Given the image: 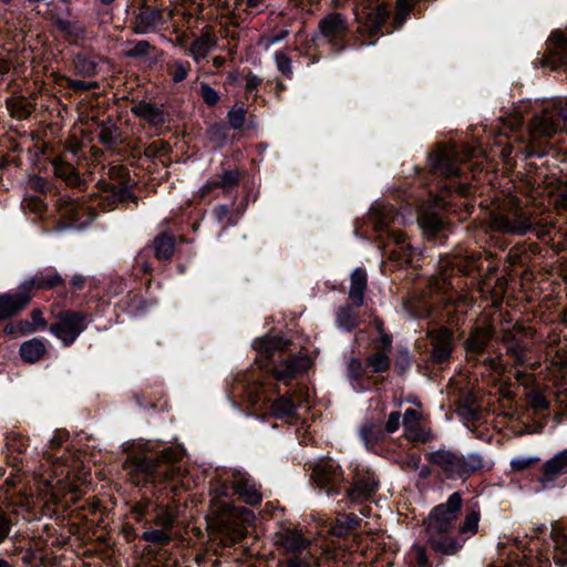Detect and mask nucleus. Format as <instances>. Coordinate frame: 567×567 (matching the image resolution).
Returning a JSON list of instances; mask_svg holds the SVG:
<instances>
[{
	"mask_svg": "<svg viewBox=\"0 0 567 567\" xmlns=\"http://www.w3.org/2000/svg\"><path fill=\"white\" fill-rule=\"evenodd\" d=\"M182 457L183 451L176 447H167L159 453L136 452L127 456L124 470L135 485L163 482L177 475L176 462Z\"/></svg>",
	"mask_w": 567,
	"mask_h": 567,
	"instance_id": "obj_1",
	"label": "nucleus"
},
{
	"mask_svg": "<svg viewBox=\"0 0 567 567\" xmlns=\"http://www.w3.org/2000/svg\"><path fill=\"white\" fill-rule=\"evenodd\" d=\"M461 507L462 496L458 492H455L450 495L445 503L434 507L425 520L426 536L435 551L454 555L462 547L451 537Z\"/></svg>",
	"mask_w": 567,
	"mask_h": 567,
	"instance_id": "obj_2",
	"label": "nucleus"
},
{
	"mask_svg": "<svg viewBox=\"0 0 567 567\" xmlns=\"http://www.w3.org/2000/svg\"><path fill=\"white\" fill-rule=\"evenodd\" d=\"M426 460L447 480H467L484 466L481 455L463 454L457 451L439 449L426 455Z\"/></svg>",
	"mask_w": 567,
	"mask_h": 567,
	"instance_id": "obj_3",
	"label": "nucleus"
},
{
	"mask_svg": "<svg viewBox=\"0 0 567 567\" xmlns=\"http://www.w3.org/2000/svg\"><path fill=\"white\" fill-rule=\"evenodd\" d=\"M390 17L388 4L374 0H364L354 8L357 22L355 44L359 48L374 45L382 27Z\"/></svg>",
	"mask_w": 567,
	"mask_h": 567,
	"instance_id": "obj_4",
	"label": "nucleus"
},
{
	"mask_svg": "<svg viewBox=\"0 0 567 567\" xmlns=\"http://www.w3.org/2000/svg\"><path fill=\"white\" fill-rule=\"evenodd\" d=\"M251 512L236 509L228 505L212 522L216 529V539L223 547H229L241 540L246 535V523L249 522Z\"/></svg>",
	"mask_w": 567,
	"mask_h": 567,
	"instance_id": "obj_5",
	"label": "nucleus"
},
{
	"mask_svg": "<svg viewBox=\"0 0 567 567\" xmlns=\"http://www.w3.org/2000/svg\"><path fill=\"white\" fill-rule=\"evenodd\" d=\"M529 141L525 150V156H542L540 138H549L561 130V124L556 116L554 109H546L540 114H536L529 126Z\"/></svg>",
	"mask_w": 567,
	"mask_h": 567,
	"instance_id": "obj_6",
	"label": "nucleus"
},
{
	"mask_svg": "<svg viewBox=\"0 0 567 567\" xmlns=\"http://www.w3.org/2000/svg\"><path fill=\"white\" fill-rule=\"evenodd\" d=\"M348 33V19L340 12H329L318 23V39L328 44L333 53L346 50Z\"/></svg>",
	"mask_w": 567,
	"mask_h": 567,
	"instance_id": "obj_7",
	"label": "nucleus"
},
{
	"mask_svg": "<svg viewBox=\"0 0 567 567\" xmlns=\"http://www.w3.org/2000/svg\"><path fill=\"white\" fill-rule=\"evenodd\" d=\"M492 226L504 234L523 236L532 228V221L522 207L511 200L506 210L493 217Z\"/></svg>",
	"mask_w": 567,
	"mask_h": 567,
	"instance_id": "obj_8",
	"label": "nucleus"
},
{
	"mask_svg": "<svg viewBox=\"0 0 567 567\" xmlns=\"http://www.w3.org/2000/svg\"><path fill=\"white\" fill-rule=\"evenodd\" d=\"M312 480L327 495L338 494L344 478L339 464L332 458L319 460L312 468Z\"/></svg>",
	"mask_w": 567,
	"mask_h": 567,
	"instance_id": "obj_9",
	"label": "nucleus"
},
{
	"mask_svg": "<svg viewBox=\"0 0 567 567\" xmlns=\"http://www.w3.org/2000/svg\"><path fill=\"white\" fill-rule=\"evenodd\" d=\"M85 316L78 311L66 310L56 317V322L50 327V331L64 346L72 344L85 330Z\"/></svg>",
	"mask_w": 567,
	"mask_h": 567,
	"instance_id": "obj_10",
	"label": "nucleus"
},
{
	"mask_svg": "<svg viewBox=\"0 0 567 567\" xmlns=\"http://www.w3.org/2000/svg\"><path fill=\"white\" fill-rule=\"evenodd\" d=\"M472 155L470 150L461 154L453 145L443 146L432 154L431 166L435 173L443 176H455L458 174V163L472 157Z\"/></svg>",
	"mask_w": 567,
	"mask_h": 567,
	"instance_id": "obj_11",
	"label": "nucleus"
},
{
	"mask_svg": "<svg viewBox=\"0 0 567 567\" xmlns=\"http://www.w3.org/2000/svg\"><path fill=\"white\" fill-rule=\"evenodd\" d=\"M430 339V358L433 363H443L450 360L455 343L453 332L445 327L427 332Z\"/></svg>",
	"mask_w": 567,
	"mask_h": 567,
	"instance_id": "obj_12",
	"label": "nucleus"
},
{
	"mask_svg": "<svg viewBox=\"0 0 567 567\" xmlns=\"http://www.w3.org/2000/svg\"><path fill=\"white\" fill-rule=\"evenodd\" d=\"M30 301L31 296L24 291L21 285L16 292L0 295V321L17 316L27 308Z\"/></svg>",
	"mask_w": 567,
	"mask_h": 567,
	"instance_id": "obj_13",
	"label": "nucleus"
},
{
	"mask_svg": "<svg viewBox=\"0 0 567 567\" xmlns=\"http://www.w3.org/2000/svg\"><path fill=\"white\" fill-rule=\"evenodd\" d=\"M310 367L307 355H291L272 369L274 377L284 383H288L298 374L306 372Z\"/></svg>",
	"mask_w": 567,
	"mask_h": 567,
	"instance_id": "obj_14",
	"label": "nucleus"
},
{
	"mask_svg": "<svg viewBox=\"0 0 567 567\" xmlns=\"http://www.w3.org/2000/svg\"><path fill=\"white\" fill-rule=\"evenodd\" d=\"M163 23V13L161 10H153L143 6L134 14L131 30L135 34H147L154 32Z\"/></svg>",
	"mask_w": 567,
	"mask_h": 567,
	"instance_id": "obj_15",
	"label": "nucleus"
},
{
	"mask_svg": "<svg viewBox=\"0 0 567 567\" xmlns=\"http://www.w3.org/2000/svg\"><path fill=\"white\" fill-rule=\"evenodd\" d=\"M235 493L247 504L256 505L261 502V494L254 480L246 473L236 472L231 477Z\"/></svg>",
	"mask_w": 567,
	"mask_h": 567,
	"instance_id": "obj_16",
	"label": "nucleus"
},
{
	"mask_svg": "<svg viewBox=\"0 0 567 567\" xmlns=\"http://www.w3.org/2000/svg\"><path fill=\"white\" fill-rule=\"evenodd\" d=\"M275 542L285 553L292 556L306 550L310 544L298 530L290 528L278 532Z\"/></svg>",
	"mask_w": 567,
	"mask_h": 567,
	"instance_id": "obj_17",
	"label": "nucleus"
},
{
	"mask_svg": "<svg viewBox=\"0 0 567 567\" xmlns=\"http://www.w3.org/2000/svg\"><path fill=\"white\" fill-rule=\"evenodd\" d=\"M379 481L373 474H358L347 494L352 502L368 499L378 488Z\"/></svg>",
	"mask_w": 567,
	"mask_h": 567,
	"instance_id": "obj_18",
	"label": "nucleus"
},
{
	"mask_svg": "<svg viewBox=\"0 0 567 567\" xmlns=\"http://www.w3.org/2000/svg\"><path fill=\"white\" fill-rule=\"evenodd\" d=\"M493 337V329L491 327H476L474 328L464 342L467 360L475 359L477 354L482 353Z\"/></svg>",
	"mask_w": 567,
	"mask_h": 567,
	"instance_id": "obj_19",
	"label": "nucleus"
},
{
	"mask_svg": "<svg viewBox=\"0 0 567 567\" xmlns=\"http://www.w3.org/2000/svg\"><path fill=\"white\" fill-rule=\"evenodd\" d=\"M63 284V279L59 275V272L54 269H48L44 271H40L33 277L24 280L21 286L25 292H29V296L32 297V291L34 289H51Z\"/></svg>",
	"mask_w": 567,
	"mask_h": 567,
	"instance_id": "obj_20",
	"label": "nucleus"
},
{
	"mask_svg": "<svg viewBox=\"0 0 567 567\" xmlns=\"http://www.w3.org/2000/svg\"><path fill=\"white\" fill-rule=\"evenodd\" d=\"M421 413L414 409H406L403 414V427L405 437L409 441L425 442L431 437L429 431L423 429L420 424Z\"/></svg>",
	"mask_w": 567,
	"mask_h": 567,
	"instance_id": "obj_21",
	"label": "nucleus"
},
{
	"mask_svg": "<svg viewBox=\"0 0 567 567\" xmlns=\"http://www.w3.org/2000/svg\"><path fill=\"white\" fill-rule=\"evenodd\" d=\"M567 473V449L549 458L543 466V476L540 483L547 487L549 483L556 481L558 476Z\"/></svg>",
	"mask_w": 567,
	"mask_h": 567,
	"instance_id": "obj_22",
	"label": "nucleus"
},
{
	"mask_svg": "<svg viewBox=\"0 0 567 567\" xmlns=\"http://www.w3.org/2000/svg\"><path fill=\"white\" fill-rule=\"evenodd\" d=\"M367 286V271L362 268L354 269L350 276L348 297L355 308H360L363 305Z\"/></svg>",
	"mask_w": 567,
	"mask_h": 567,
	"instance_id": "obj_23",
	"label": "nucleus"
},
{
	"mask_svg": "<svg viewBox=\"0 0 567 567\" xmlns=\"http://www.w3.org/2000/svg\"><path fill=\"white\" fill-rule=\"evenodd\" d=\"M58 207L63 218L68 219L72 225L82 227L86 220L82 217L86 216L87 208L74 199H59Z\"/></svg>",
	"mask_w": 567,
	"mask_h": 567,
	"instance_id": "obj_24",
	"label": "nucleus"
},
{
	"mask_svg": "<svg viewBox=\"0 0 567 567\" xmlns=\"http://www.w3.org/2000/svg\"><path fill=\"white\" fill-rule=\"evenodd\" d=\"M217 45V39L210 29H206L202 32L200 37L192 42L188 52L192 58L199 62L205 59L209 51Z\"/></svg>",
	"mask_w": 567,
	"mask_h": 567,
	"instance_id": "obj_25",
	"label": "nucleus"
},
{
	"mask_svg": "<svg viewBox=\"0 0 567 567\" xmlns=\"http://www.w3.org/2000/svg\"><path fill=\"white\" fill-rule=\"evenodd\" d=\"M131 111L135 116L144 120L152 126H159L165 122L164 112L159 107L147 102L136 103Z\"/></svg>",
	"mask_w": 567,
	"mask_h": 567,
	"instance_id": "obj_26",
	"label": "nucleus"
},
{
	"mask_svg": "<svg viewBox=\"0 0 567 567\" xmlns=\"http://www.w3.org/2000/svg\"><path fill=\"white\" fill-rule=\"evenodd\" d=\"M547 45L549 56L554 63L567 64V39L561 32H553Z\"/></svg>",
	"mask_w": 567,
	"mask_h": 567,
	"instance_id": "obj_27",
	"label": "nucleus"
},
{
	"mask_svg": "<svg viewBox=\"0 0 567 567\" xmlns=\"http://www.w3.org/2000/svg\"><path fill=\"white\" fill-rule=\"evenodd\" d=\"M502 342L506 348V353L514 359L516 365H522L526 362V347L512 331H504Z\"/></svg>",
	"mask_w": 567,
	"mask_h": 567,
	"instance_id": "obj_28",
	"label": "nucleus"
},
{
	"mask_svg": "<svg viewBox=\"0 0 567 567\" xmlns=\"http://www.w3.org/2000/svg\"><path fill=\"white\" fill-rule=\"evenodd\" d=\"M19 353L23 361L34 363L44 357L47 353V347L42 339L33 338L20 346Z\"/></svg>",
	"mask_w": 567,
	"mask_h": 567,
	"instance_id": "obj_29",
	"label": "nucleus"
},
{
	"mask_svg": "<svg viewBox=\"0 0 567 567\" xmlns=\"http://www.w3.org/2000/svg\"><path fill=\"white\" fill-rule=\"evenodd\" d=\"M550 538L554 543L553 559L556 565L567 567V536L558 527H553Z\"/></svg>",
	"mask_w": 567,
	"mask_h": 567,
	"instance_id": "obj_30",
	"label": "nucleus"
},
{
	"mask_svg": "<svg viewBox=\"0 0 567 567\" xmlns=\"http://www.w3.org/2000/svg\"><path fill=\"white\" fill-rule=\"evenodd\" d=\"M175 237L166 233H162L153 240L154 255L158 260H168L175 252Z\"/></svg>",
	"mask_w": 567,
	"mask_h": 567,
	"instance_id": "obj_31",
	"label": "nucleus"
},
{
	"mask_svg": "<svg viewBox=\"0 0 567 567\" xmlns=\"http://www.w3.org/2000/svg\"><path fill=\"white\" fill-rule=\"evenodd\" d=\"M360 518L354 514H342L331 526L330 533L338 537H344L360 527Z\"/></svg>",
	"mask_w": 567,
	"mask_h": 567,
	"instance_id": "obj_32",
	"label": "nucleus"
},
{
	"mask_svg": "<svg viewBox=\"0 0 567 567\" xmlns=\"http://www.w3.org/2000/svg\"><path fill=\"white\" fill-rule=\"evenodd\" d=\"M155 50L156 48L147 40H127L123 55L128 59H144Z\"/></svg>",
	"mask_w": 567,
	"mask_h": 567,
	"instance_id": "obj_33",
	"label": "nucleus"
},
{
	"mask_svg": "<svg viewBox=\"0 0 567 567\" xmlns=\"http://www.w3.org/2000/svg\"><path fill=\"white\" fill-rule=\"evenodd\" d=\"M53 169L55 176L62 178L68 185L73 187L81 185V178L71 164L62 159H54Z\"/></svg>",
	"mask_w": 567,
	"mask_h": 567,
	"instance_id": "obj_34",
	"label": "nucleus"
},
{
	"mask_svg": "<svg viewBox=\"0 0 567 567\" xmlns=\"http://www.w3.org/2000/svg\"><path fill=\"white\" fill-rule=\"evenodd\" d=\"M336 320L338 327L351 331L359 324V313L351 306L346 305L338 309Z\"/></svg>",
	"mask_w": 567,
	"mask_h": 567,
	"instance_id": "obj_35",
	"label": "nucleus"
},
{
	"mask_svg": "<svg viewBox=\"0 0 567 567\" xmlns=\"http://www.w3.org/2000/svg\"><path fill=\"white\" fill-rule=\"evenodd\" d=\"M106 195L101 203L104 210H112L116 202H124L131 196V193L125 187L107 186Z\"/></svg>",
	"mask_w": 567,
	"mask_h": 567,
	"instance_id": "obj_36",
	"label": "nucleus"
},
{
	"mask_svg": "<svg viewBox=\"0 0 567 567\" xmlns=\"http://www.w3.org/2000/svg\"><path fill=\"white\" fill-rule=\"evenodd\" d=\"M364 370L361 361L357 358L350 359L347 365V375L348 378L353 381L352 388L357 392L364 391V386L361 383V379L363 377Z\"/></svg>",
	"mask_w": 567,
	"mask_h": 567,
	"instance_id": "obj_37",
	"label": "nucleus"
},
{
	"mask_svg": "<svg viewBox=\"0 0 567 567\" xmlns=\"http://www.w3.org/2000/svg\"><path fill=\"white\" fill-rule=\"evenodd\" d=\"M367 365L374 373H383L390 369L391 359L385 351H378L370 354L365 360Z\"/></svg>",
	"mask_w": 567,
	"mask_h": 567,
	"instance_id": "obj_38",
	"label": "nucleus"
},
{
	"mask_svg": "<svg viewBox=\"0 0 567 567\" xmlns=\"http://www.w3.org/2000/svg\"><path fill=\"white\" fill-rule=\"evenodd\" d=\"M481 518L480 509L475 506L471 508L458 528V533L462 535L473 536L478 529V522Z\"/></svg>",
	"mask_w": 567,
	"mask_h": 567,
	"instance_id": "obj_39",
	"label": "nucleus"
},
{
	"mask_svg": "<svg viewBox=\"0 0 567 567\" xmlns=\"http://www.w3.org/2000/svg\"><path fill=\"white\" fill-rule=\"evenodd\" d=\"M282 350V342L276 338H267L259 342L258 357L259 359L272 360L277 352Z\"/></svg>",
	"mask_w": 567,
	"mask_h": 567,
	"instance_id": "obj_40",
	"label": "nucleus"
},
{
	"mask_svg": "<svg viewBox=\"0 0 567 567\" xmlns=\"http://www.w3.org/2000/svg\"><path fill=\"white\" fill-rule=\"evenodd\" d=\"M420 227L429 235H433L442 227V220L435 213L424 212L419 217Z\"/></svg>",
	"mask_w": 567,
	"mask_h": 567,
	"instance_id": "obj_41",
	"label": "nucleus"
},
{
	"mask_svg": "<svg viewBox=\"0 0 567 567\" xmlns=\"http://www.w3.org/2000/svg\"><path fill=\"white\" fill-rule=\"evenodd\" d=\"M369 218L377 230H384L389 227V221L392 219L391 209L386 207L372 208L369 213Z\"/></svg>",
	"mask_w": 567,
	"mask_h": 567,
	"instance_id": "obj_42",
	"label": "nucleus"
},
{
	"mask_svg": "<svg viewBox=\"0 0 567 567\" xmlns=\"http://www.w3.org/2000/svg\"><path fill=\"white\" fill-rule=\"evenodd\" d=\"M296 411V405L291 399L282 396L271 404V412L276 417L291 416Z\"/></svg>",
	"mask_w": 567,
	"mask_h": 567,
	"instance_id": "obj_43",
	"label": "nucleus"
},
{
	"mask_svg": "<svg viewBox=\"0 0 567 567\" xmlns=\"http://www.w3.org/2000/svg\"><path fill=\"white\" fill-rule=\"evenodd\" d=\"M99 141L105 146H113L117 141V128L113 123H102L97 133Z\"/></svg>",
	"mask_w": 567,
	"mask_h": 567,
	"instance_id": "obj_44",
	"label": "nucleus"
},
{
	"mask_svg": "<svg viewBox=\"0 0 567 567\" xmlns=\"http://www.w3.org/2000/svg\"><path fill=\"white\" fill-rule=\"evenodd\" d=\"M14 515L0 507V546L9 538L14 526Z\"/></svg>",
	"mask_w": 567,
	"mask_h": 567,
	"instance_id": "obj_45",
	"label": "nucleus"
},
{
	"mask_svg": "<svg viewBox=\"0 0 567 567\" xmlns=\"http://www.w3.org/2000/svg\"><path fill=\"white\" fill-rule=\"evenodd\" d=\"M154 514V523L157 526H161L165 530L173 527L175 517L167 507L158 506L155 508Z\"/></svg>",
	"mask_w": 567,
	"mask_h": 567,
	"instance_id": "obj_46",
	"label": "nucleus"
},
{
	"mask_svg": "<svg viewBox=\"0 0 567 567\" xmlns=\"http://www.w3.org/2000/svg\"><path fill=\"white\" fill-rule=\"evenodd\" d=\"M190 71V64L187 61H174L169 65V73L174 82L184 81Z\"/></svg>",
	"mask_w": 567,
	"mask_h": 567,
	"instance_id": "obj_47",
	"label": "nucleus"
},
{
	"mask_svg": "<svg viewBox=\"0 0 567 567\" xmlns=\"http://www.w3.org/2000/svg\"><path fill=\"white\" fill-rule=\"evenodd\" d=\"M451 286L450 275L446 270L431 277L429 287L432 291H446Z\"/></svg>",
	"mask_w": 567,
	"mask_h": 567,
	"instance_id": "obj_48",
	"label": "nucleus"
},
{
	"mask_svg": "<svg viewBox=\"0 0 567 567\" xmlns=\"http://www.w3.org/2000/svg\"><path fill=\"white\" fill-rule=\"evenodd\" d=\"M143 539L157 545H167L171 542V536L165 529H148L142 535Z\"/></svg>",
	"mask_w": 567,
	"mask_h": 567,
	"instance_id": "obj_49",
	"label": "nucleus"
},
{
	"mask_svg": "<svg viewBox=\"0 0 567 567\" xmlns=\"http://www.w3.org/2000/svg\"><path fill=\"white\" fill-rule=\"evenodd\" d=\"M227 117L229 125L235 130H239L246 122V111L244 107L234 106L231 110H229Z\"/></svg>",
	"mask_w": 567,
	"mask_h": 567,
	"instance_id": "obj_50",
	"label": "nucleus"
},
{
	"mask_svg": "<svg viewBox=\"0 0 567 567\" xmlns=\"http://www.w3.org/2000/svg\"><path fill=\"white\" fill-rule=\"evenodd\" d=\"M538 457L533 456H516L511 461V468L513 472H523L529 468L533 464L538 462Z\"/></svg>",
	"mask_w": 567,
	"mask_h": 567,
	"instance_id": "obj_51",
	"label": "nucleus"
},
{
	"mask_svg": "<svg viewBox=\"0 0 567 567\" xmlns=\"http://www.w3.org/2000/svg\"><path fill=\"white\" fill-rule=\"evenodd\" d=\"M65 81H66L68 87L72 89L74 91H78V92L91 91V90H95L99 87V82H96V81L72 80L69 78H66Z\"/></svg>",
	"mask_w": 567,
	"mask_h": 567,
	"instance_id": "obj_52",
	"label": "nucleus"
},
{
	"mask_svg": "<svg viewBox=\"0 0 567 567\" xmlns=\"http://www.w3.org/2000/svg\"><path fill=\"white\" fill-rule=\"evenodd\" d=\"M208 136L217 147H221L226 141V128L221 125H213L208 130Z\"/></svg>",
	"mask_w": 567,
	"mask_h": 567,
	"instance_id": "obj_53",
	"label": "nucleus"
},
{
	"mask_svg": "<svg viewBox=\"0 0 567 567\" xmlns=\"http://www.w3.org/2000/svg\"><path fill=\"white\" fill-rule=\"evenodd\" d=\"M277 69L285 75L290 76L292 73L291 60L284 53L278 52L275 56Z\"/></svg>",
	"mask_w": 567,
	"mask_h": 567,
	"instance_id": "obj_54",
	"label": "nucleus"
},
{
	"mask_svg": "<svg viewBox=\"0 0 567 567\" xmlns=\"http://www.w3.org/2000/svg\"><path fill=\"white\" fill-rule=\"evenodd\" d=\"M200 95L204 102L210 106L215 105L219 101V94L216 90L209 86L207 83L200 84Z\"/></svg>",
	"mask_w": 567,
	"mask_h": 567,
	"instance_id": "obj_55",
	"label": "nucleus"
},
{
	"mask_svg": "<svg viewBox=\"0 0 567 567\" xmlns=\"http://www.w3.org/2000/svg\"><path fill=\"white\" fill-rule=\"evenodd\" d=\"M75 69L80 74L86 76H93L96 74V65L86 59H78L75 61Z\"/></svg>",
	"mask_w": 567,
	"mask_h": 567,
	"instance_id": "obj_56",
	"label": "nucleus"
},
{
	"mask_svg": "<svg viewBox=\"0 0 567 567\" xmlns=\"http://www.w3.org/2000/svg\"><path fill=\"white\" fill-rule=\"evenodd\" d=\"M239 174L237 171H226L223 175L218 176L221 188H228L238 183Z\"/></svg>",
	"mask_w": 567,
	"mask_h": 567,
	"instance_id": "obj_57",
	"label": "nucleus"
},
{
	"mask_svg": "<svg viewBox=\"0 0 567 567\" xmlns=\"http://www.w3.org/2000/svg\"><path fill=\"white\" fill-rule=\"evenodd\" d=\"M413 7L412 0H398L396 2V20L401 22L404 20L405 16L409 14Z\"/></svg>",
	"mask_w": 567,
	"mask_h": 567,
	"instance_id": "obj_58",
	"label": "nucleus"
},
{
	"mask_svg": "<svg viewBox=\"0 0 567 567\" xmlns=\"http://www.w3.org/2000/svg\"><path fill=\"white\" fill-rule=\"evenodd\" d=\"M151 502L148 499H142L133 505L132 513L136 516L137 520H141L142 517L148 514Z\"/></svg>",
	"mask_w": 567,
	"mask_h": 567,
	"instance_id": "obj_59",
	"label": "nucleus"
},
{
	"mask_svg": "<svg viewBox=\"0 0 567 567\" xmlns=\"http://www.w3.org/2000/svg\"><path fill=\"white\" fill-rule=\"evenodd\" d=\"M553 109L556 112L559 123L561 124L563 122L561 130L567 132V101L555 105Z\"/></svg>",
	"mask_w": 567,
	"mask_h": 567,
	"instance_id": "obj_60",
	"label": "nucleus"
},
{
	"mask_svg": "<svg viewBox=\"0 0 567 567\" xmlns=\"http://www.w3.org/2000/svg\"><path fill=\"white\" fill-rule=\"evenodd\" d=\"M289 34V30L285 29V30H281L279 31L278 34L274 35V37H268V38H262L261 41H260V44L265 48V49H268L270 48L271 45H274L275 43H278L280 42L281 40H284L287 35Z\"/></svg>",
	"mask_w": 567,
	"mask_h": 567,
	"instance_id": "obj_61",
	"label": "nucleus"
},
{
	"mask_svg": "<svg viewBox=\"0 0 567 567\" xmlns=\"http://www.w3.org/2000/svg\"><path fill=\"white\" fill-rule=\"evenodd\" d=\"M401 414L400 412H391L385 423V430L389 433L395 432L400 426Z\"/></svg>",
	"mask_w": 567,
	"mask_h": 567,
	"instance_id": "obj_62",
	"label": "nucleus"
},
{
	"mask_svg": "<svg viewBox=\"0 0 567 567\" xmlns=\"http://www.w3.org/2000/svg\"><path fill=\"white\" fill-rule=\"evenodd\" d=\"M413 551L415 555V567H430L427 563V557L425 554V549L421 546H414Z\"/></svg>",
	"mask_w": 567,
	"mask_h": 567,
	"instance_id": "obj_63",
	"label": "nucleus"
},
{
	"mask_svg": "<svg viewBox=\"0 0 567 567\" xmlns=\"http://www.w3.org/2000/svg\"><path fill=\"white\" fill-rule=\"evenodd\" d=\"M360 435L365 444H369L375 440L374 435V425L371 423H367L361 427Z\"/></svg>",
	"mask_w": 567,
	"mask_h": 567,
	"instance_id": "obj_64",
	"label": "nucleus"
}]
</instances>
